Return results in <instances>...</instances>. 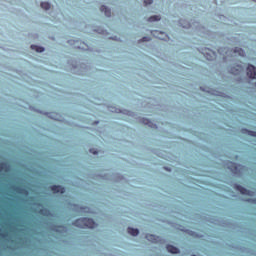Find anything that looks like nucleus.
<instances>
[{"instance_id": "nucleus-35", "label": "nucleus", "mask_w": 256, "mask_h": 256, "mask_svg": "<svg viewBox=\"0 0 256 256\" xmlns=\"http://www.w3.org/2000/svg\"><path fill=\"white\" fill-rule=\"evenodd\" d=\"M144 5L147 7V5H153V0H144Z\"/></svg>"}, {"instance_id": "nucleus-29", "label": "nucleus", "mask_w": 256, "mask_h": 256, "mask_svg": "<svg viewBox=\"0 0 256 256\" xmlns=\"http://www.w3.org/2000/svg\"><path fill=\"white\" fill-rule=\"evenodd\" d=\"M155 21H161V16L153 15L148 18L149 23H155Z\"/></svg>"}, {"instance_id": "nucleus-2", "label": "nucleus", "mask_w": 256, "mask_h": 256, "mask_svg": "<svg viewBox=\"0 0 256 256\" xmlns=\"http://www.w3.org/2000/svg\"><path fill=\"white\" fill-rule=\"evenodd\" d=\"M226 167L233 173V175H236V177H241V175H243V170L245 169V166L231 161L226 163Z\"/></svg>"}, {"instance_id": "nucleus-8", "label": "nucleus", "mask_w": 256, "mask_h": 256, "mask_svg": "<svg viewBox=\"0 0 256 256\" xmlns=\"http://www.w3.org/2000/svg\"><path fill=\"white\" fill-rule=\"evenodd\" d=\"M10 189H12V191H14L15 193H18L19 195H25V197H27V195H29V190H27L21 186L12 185V186H10Z\"/></svg>"}, {"instance_id": "nucleus-1", "label": "nucleus", "mask_w": 256, "mask_h": 256, "mask_svg": "<svg viewBox=\"0 0 256 256\" xmlns=\"http://www.w3.org/2000/svg\"><path fill=\"white\" fill-rule=\"evenodd\" d=\"M72 225L79 227V229H95V227H97V223H95L93 218L86 217L76 219Z\"/></svg>"}, {"instance_id": "nucleus-9", "label": "nucleus", "mask_w": 256, "mask_h": 256, "mask_svg": "<svg viewBox=\"0 0 256 256\" xmlns=\"http://www.w3.org/2000/svg\"><path fill=\"white\" fill-rule=\"evenodd\" d=\"M246 71L250 79H256V67L253 64H249Z\"/></svg>"}, {"instance_id": "nucleus-20", "label": "nucleus", "mask_w": 256, "mask_h": 256, "mask_svg": "<svg viewBox=\"0 0 256 256\" xmlns=\"http://www.w3.org/2000/svg\"><path fill=\"white\" fill-rule=\"evenodd\" d=\"M105 179H108V180H113V181H123V176L122 175H120V174H114L113 176H112V178H109V177H107V175H104L103 176Z\"/></svg>"}, {"instance_id": "nucleus-18", "label": "nucleus", "mask_w": 256, "mask_h": 256, "mask_svg": "<svg viewBox=\"0 0 256 256\" xmlns=\"http://www.w3.org/2000/svg\"><path fill=\"white\" fill-rule=\"evenodd\" d=\"M241 133L243 135H249L250 137H256V131H253V130H249L247 128H242L241 129Z\"/></svg>"}, {"instance_id": "nucleus-13", "label": "nucleus", "mask_w": 256, "mask_h": 256, "mask_svg": "<svg viewBox=\"0 0 256 256\" xmlns=\"http://www.w3.org/2000/svg\"><path fill=\"white\" fill-rule=\"evenodd\" d=\"M146 239L151 243H161V237L154 234H146Z\"/></svg>"}, {"instance_id": "nucleus-17", "label": "nucleus", "mask_w": 256, "mask_h": 256, "mask_svg": "<svg viewBox=\"0 0 256 256\" xmlns=\"http://www.w3.org/2000/svg\"><path fill=\"white\" fill-rule=\"evenodd\" d=\"M38 213L43 215V217H53V213H51V210L47 208L40 209Z\"/></svg>"}, {"instance_id": "nucleus-36", "label": "nucleus", "mask_w": 256, "mask_h": 256, "mask_svg": "<svg viewBox=\"0 0 256 256\" xmlns=\"http://www.w3.org/2000/svg\"><path fill=\"white\" fill-rule=\"evenodd\" d=\"M90 153H92L93 155H98V151L97 150H95V149H93V148H91L90 150Z\"/></svg>"}, {"instance_id": "nucleus-10", "label": "nucleus", "mask_w": 256, "mask_h": 256, "mask_svg": "<svg viewBox=\"0 0 256 256\" xmlns=\"http://www.w3.org/2000/svg\"><path fill=\"white\" fill-rule=\"evenodd\" d=\"M51 231H55V233H67L68 229L63 225H52Z\"/></svg>"}, {"instance_id": "nucleus-19", "label": "nucleus", "mask_w": 256, "mask_h": 256, "mask_svg": "<svg viewBox=\"0 0 256 256\" xmlns=\"http://www.w3.org/2000/svg\"><path fill=\"white\" fill-rule=\"evenodd\" d=\"M234 189H236V191H239L241 193V195H247V188L239 185V184H234Z\"/></svg>"}, {"instance_id": "nucleus-26", "label": "nucleus", "mask_w": 256, "mask_h": 256, "mask_svg": "<svg viewBox=\"0 0 256 256\" xmlns=\"http://www.w3.org/2000/svg\"><path fill=\"white\" fill-rule=\"evenodd\" d=\"M201 91H206L205 88L200 87ZM207 93H210L211 95H216L218 97H221V95H223V93L217 91V90H207Z\"/></svg>"}, {"instance_id": "nucleus-23", "label": "nucleus", "mask_w": 256, "mask_h": 256, "mask_svg": "<svg viewBox=\"0 0 256 256\" xmlns=\"http://www.w3.org/2000/svg\"><path fill=\"white\" fill-rule=\"evenodd\" d=\"M30 47L33 51H36V53H43L45 51V47L43 46H37L35 44H32Z\"/></svg>"}, {"instance_id": "nucleus-7", "label": "nucleus", "mask_w": 256, "mask_h": 256, "mask_svg": "<svg viewBox=\"0 0 256 256\" xmlns=\"http://www.w3.org/2000/svg\"><path fill=\"white\" fill-rule=\"evenodd\" d=\"M228 73L231 75H241V72L243 71V66L241 65H232L228 66Z\"/></svg>"}, {"instance_id": "nucleus-21", "label": "nucleus", "mask_w": 256, "mask_h": 256, "mask_svg": "<svg viewBox=\"0 0 256 256\" xmlns=\"http://www.w3.org/2000/svg\"><path fill=\"white\" fill-rule=\"evenodd\" d=\"M100 11L104 13L106 17H111V9L109 7L102 5Z\"/></svg>"}, {"instance_id": "nucleus-28", "label": "nucleus", "mask_w": 256, "mask_h": 256, "mask_svg": "<svg viewBox=\"0 0 256 256\" xmlns=\"http://www.w3.org/2000/svg\"><path fill=\"white\" fill-rule=\"evenodd\" d=\"M185 233H188V235H190V237H195L196 239H201V235H199L197 232L193 231V230H185Z\"/></svg>"}, {"instance_id": "nucleus-24", "label": "nucleus", "mask_w": 256, "mask_h": 256, "mask_svg": "<svg viewBox=\"0 0 256 256\" xmlns=\"http://www.w3.org/2000/svg\"><path fill=\"white\" fill-rule=\"evenodd\" d=\"M44 115H47V117H49V119H54V121H59L60 116L57 113L47 112V113H44Z\"/></svg>"}, {"instance_id": "nucleus-31", "label": "nucleus", "mask_w": 256, "mask_h": 256, "mask_svg": "<svg viewBox=\"0 0 256 256\" xmlns=\"http://www.w3.org/2000/svg\"><path fill=\"white\" fill-rule=\"evenodd\" d=\"M0 237H2V239H7V237H9V233H7V231H3L0 228Z\"/></svg>"}, {"instance_id": "nucleus-15", "label": "nucleus", "mask_w": 256, "mask_h": 256, "mask_svg": "<svg viewBox=\"0 0 256 256\" xmlns=\"http://www.w3.org/2000/svg\"><path fill=\"white\" fill-rule=\"evenodd\" d=\"M50 189L53 193H61V195L65 193V187L61 185H52Z\"/></svg>"}, {"instance_id": "nucleus-5", "label": "nucleus", "mask_w": 256, "mask_h": 256, "mask_svg": "<svg viewBox=\"0 0 256 256\" xmlns=\"http://www.w3.org/2000/svg\"><path fill=\"white\" fill-rule=\"evenodd\" d=\"M69 206L71 207L72 211H74V213H89V207L87 206H80L73 203H69Z\"/></svg>"}, {"instance_id": "nucleus-14", "label": "nucleus", "mask_w": 256, "mask_h": 256, "mask_svg": "<svg viewBox=\"0 0 256 256\" xmlns=\"http://www.w3.org/2000/svg\"><path fill=\"white\" fill-rule=\"evenodd\" d=\"M166 249H167L168 253H172V255H179V253H181V250H179L178 247L173 246L171 244H168L166 246Z\"/></svg>"}, {"instance_id": "nucleus-41", "label": "nucleus", "mask_w": 256, "mask_h": 256, "mask_svg": "<svg viewBox=\"0 0 256 256\" xmlns=\"http://www.w3.org/2000/svg\"><path fill=\"white\" fill-rule=\"evenodd\" d=\"M37 112H38V113H43V112H41V111H39V110H37Z\"/></svg>"}, {"instance_id": "nucleus-11", "label": "nucleus", "mask_w": 256, "mask_h": 256, "mask_svg": "<svg viewBox=\"0 0 256 256\" xmlns=\"http://www.w3.org/2000/svg\"><path fill=\"white\" fill-rule=\"evenodd\" d=\"M110 111L112 113H123L124 115H129V117H135V113L129 111V110H124V111H121V109H118V108H110Z\"/></svg>"}, {"instance_id": "nucleus-40", "label": "nucleus", "mask_w": 256, "mask_h": 256, "mask_svg": "<svg viewBox=\"0 0 256 256\" xmlns=\"http://www.w3.org/2000/svg\"><path fill=\"white\" fill-rule=\"evenodd\" d=\"M38 207H43V205H41V204H38Z\"/></svg>"}, {"instance_id": "nucleus-37", "label": "nucleus", "mask_w": 256, "mask_h": 256, "mask_svg": "<svg viewBox=\"0 0 256 256\" xmlns=\"http://www.w3.org/2000/svg\"><path fill=\"white\" fill-rule=\"evenodd\" d=\"M94 31H96L97 33H100L101 35H103V34H105V30H94Z\"/></svg>"}, {"instance_id": "nucleus-22", "label": "nucleus", "mask_w": 256, "mask_h": 256, "mask_svg": "<svg viewBox=\"0 0 256 256\" xmlns=\"http://www.w3.org/2000/svg\"><path fill=\"white\" fill-rule=\"evenodd\" d=\"M179 23H180L181 27H183L184 29H191V27H192L191 22H188L183 19H180Z\"/></svg>"}, {"instance_id": "nucleus-12", "label": "nucleus", "mask_w": 256, "mask_h": 256, "mask_svg": "<svg viewBox=\"0 0 256 256\" xmlns=\"http://www.w3.org/2000/svg\"><path fill=\"white\" fill-rule=\"evenodd\" d=\"M140 123H142V125H148L151 129H157V124L153 123L148 118H141Z\"/></svg>"}, {"instance_id": "nucleus-39", "label": "nucleus", "mask_w": 256, "mask_h": 256, "mask_svg": "<svg viewBox=\"0 0 256 256\" xmlns=\"http://www.w3.org/2000/svg\"><path fill=\"white\" fill-rule=\"evenodd\" d=\"M73 69H77V65H73Z\"/></svg>"}, {"instance_id": "nucleus-3", "label": "nucleus", "mask_w": 256, "mask_h": 256, "mask_svg": "<svg viewBox=\"0 0 256 256\" xmlns=\"http://www.w3.org/2000/svg\"><path fill=\"white\" fill-rule=\"evenodd\" d=\"M151 35L156 39H160V41H167L169 39V35L164 31L152 30Z\"/></svg>"}, {"instance_id": "nucleus-33", "label": "nucleus", "mask_w": 256, "mask_h": 256, "mask_svg": "<svg viewBox=\"0 0 256 256\" xmlns=\"http://www.w3.org/2000/svg\"><path fill=\"white\" fill-rule=\"evenodd\" d=\"M247 203H252L253 205H256V198H248L246 199Z\"/></svg>"}, {"instance_id": "nucleus-38", "label": "nucleus", "mask_w": 256, "mask_h": 256, "mask_svg": "<svg viewBox=\"0 0 256 256\" xmlns=\"http://www.w3.org/2000/svg\"><path fill=\"white\" fill-rule=\"evenodd\" d=\"M165 171H171V168L169 167H164Z\"/></svg>"}, {"instance_id": "nucleus-16", "label": "nucleus", "mask_w": 256, "mask_h": 256, "mask_svg": "<svg viewBox=\"0 0 256 256\" xmlns=\"http://www.w3.org/2000/svg\"><path fill=\"white\" fill-rule=\"evenodd\" d=\"M5 171L6 173H9L11 171V165L7 162H1L0 163V172Z\"/></svg>"}, {"instance_id": "nucleus-4", "label": "nucleus", "mask_w": 256, "mask_h": 256, "mask_svg": "<svg viewBox=\"0 0 256 256\" xmlns=\"http://www.w3.org/2000/svg\"><path fill=\"white\" fill-rule=\"evenodd\" d=\"M69 45H74L75 49H82L83 51H89V46L85 42H79V40H68Z\"/></svg>"}, {"instance_id": "nucleus-34", "label": "nucleus", "mask_w": 256, "mask_h": 256, "mask_svg": "<svg viewBox=\"0 0 256 256\" xmlns=\"http://www.w3.org/2000/svg\"><path fill=\"white\" fill-rule=\"evenodd\" d=\"M246 195H248V197H254L255 196V192H253L251 190H247Z\"/></svg>"}, {"instance_id": "nucleus-30", "label": "nucleus", "mask_w": 256, "mask_h": 256, "mask_svg": "<svg viewBox=\"0 0 256 256\" xmlns=\"http://www.w3.org/2000/svg\"><path fill=\"white\" fill-rule=\"evenodd\" d=\"M40 7L45 11H49V9H51V4L49 2H41Z\"/></svg>"}, {"instance_id": "nucleus-6", "label": "nucleus", "mask_w": 256, "mask_h": 256, "mask_svg": "<svg viewBox=\"0 0 256 256\" xmlns=\"http://www.w3.org/2000/svg\"><path fill=\"white\" fill-rule=\"evenodd\" d=\"M202 53L204 54V57L207 59V61H214V59L217 57V53L209 48L204 49Z\"/></svg>"}, {"instance_id": "nucleus-27", "label": "nucleus", "mask_w": 256, "mask_h": 256, "mask_svg": "<svg viewBox=\"0 0 256 256\" xmlns=\"http://www.w3.org/2000/svg\"><path fill=\"white\" fill-rule=\"evenodd\" d=\"M233 52H234V53H238V55H239L240 57H245V50H243V48H241V47H235V48L233 49Z\"/></svg>"}, {"instance_id": "nucleus-25", "label": "nucleus", "mask_w": 256, "mask_h": 256, "mask_svg": "<svg viewBox=\"0 0 256 256\" xmlns=\"http://www.w3.org/2000/svg\"><path fill=\"white\" fill-rule=\"evenodd\" d=\"M128 233L129 235H132V237H137V235H139V229L128 227Z\"/></svg>"}, {"instance_id": "nucleus-32", "label": "nucleus", "mask_w": 256, "mask_h": 256, "mask_svg": "<svg viewBox=\"0 0 256 256\" xmlns=\"http://www.w3.org/2000/svg\"><path fill=\"white\" fill-rule=\"evenodd\" d=\"M149 41H151V37H149V36H144V37H142V38L139 40V43H147V42H149Z\"/></svg>"}]
</instances>
